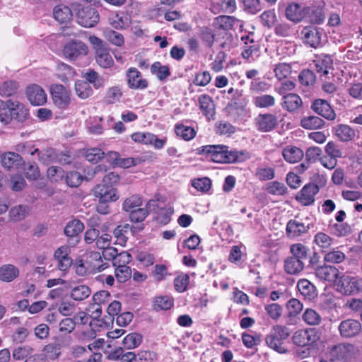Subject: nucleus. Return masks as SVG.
Wrapping results in <instances>:
<instances>
[{
    "label": "nucleus",
    "mask_w": 362,
    "mask_h": 362,
    "mask_svg": "<svg viewBox=\"0 0 362 362\" xmlns=\"http://www.w3.org/2000/svg\"><path fill=\"white\" fill-rule=\"evenodd\" d=\"M1 163L4 168L14 169L23 163L22 157L17 153L6 152L1 156Z\"/></svg>",
    "instance_id": "5701e85b"
},
{
    "label": "nucleus",
    "mask_w": 362,
    "mask_h": 362,
    "mask_svg": "<svg viewBox=\"0 0 362 362\" xmlns=\"http://www.w3.org/2000/svg\"><path fill=\"white\" fill-rule=\"evenodd\" d=\"M19 275V269L13 264H7L0 267V280L11 282Z\"/></svg>",
    "instance_id": "2f4dec72"
},
{
    "label": "nucleus",
    "mask_w": 362,
    "mask_h": 362,
    "mask_svg": "<svg viewBox=\"0 0 362 362\" xmlns=\"http://www.w3.org/2000/svg\"><path fill=\"white\" fill-rule=\"evenodd\" d=\"M76 95L81 99H86L93 94L90 85L85 81H77L75 83Z\"/></svg>",
    "instance_id": "79ce46f5"
},
{
    "label": "nucleus",
    "mask_w": 362,
    "mask_h": 362,
    "mask_svg": "<svg viewBox=\"0 0 362 362\" xmlns=\"http://www.w3.org/2000/svg\"><path fill=\"white\" fill-rule=\"evenodd\" d=\"M122 91L119 86H115L107 88L104 100L107 104H114L121 99Z\"/></svg>",
    "instance_id": "37998d69"
},
{
    "label": "nucleus",
    "mask_w": 362,
    "mask_h": 362,
    "mask_svg": "<svg viewBox=\"0 0 362 362\" xmlns=\"http://www.w3.org/2000/svg\"><path fill=\"white\" fill-rule=\"evenodd\" d=\"M304 43L311 47L317 48L321 43L322 30L316 27H305L301 31Z\"/></svg>",
    "instance_id": "ddd939ff"
},
{
    "label": "nucleus",
    "mask_w": 362,
    "mask_h": 362,
    "mask_svg": "<svg viewBox=\"0 0 362 362\" xmlns=\"http://www.w3.org/2000/svg\"><path fill=\"white\" fill-rule=\"evenodd\" d=\"M199 37L203 43L208 47H211L214 42L215 34L212 29L209 27L199 28Z\"/></svg>",
    "instance_id": "864d4df0"
},
{
    "label": "nucleus",
    "mask_w": 362,
    "mask_h": 362,
    "mask_svg": "<svg viewBox=\"0 0 362 362\" xmlns=\"http://www.w3.org/2000/svg\"><path fill=\"white\" fill-rule=\"evenodd\" d=\"M175 132L177 136L185 141L192 139L196 135V132L192 127L183 124H177L175 126Z\"/></svg>",
    "instance_id": "ea45409f"
},
{
    "label": "nucleus",
    "mask_w": 362,
    "mask_h": 362,
    "mask_svg": "<svg viewBox=\"0 0 362 362\" xmlns=\"http://www.w3.org/2000/svg\"><path fill=\"white\" fill-rule=\"evenodd\" d=\"M73 8L76 11V22L84 28H93L99 21L100 16L95 8L88 6H82L78 4H73Z\"/></svg>",
    "instance_id": "7ed1b4c3"
},
{
    "label": "nucleus",
    "mask_w": 362,
    "mask_h": 362,
    "mask_svg": "<svg viewBox=\"0 0 362 362\" xmlns=\"http://www.w3.org/2000/svg\"><path fill=\"white\" fill-rule=\"evenodd\" d=\"M51 94L54 104L59 108L65 109L69 105V92L64 86L61 84L52 86Z\"/></svg>",
    "instance_id": "9d476101"
},
{
    "label": "nucleus",
    "mask_w": 362,
    "mask_h": 362,
    "mask_svg": "<svg viewBox=\"0 0 362 362\" xmlns=\"http://www.w3.org/2000/svg\"><path fill=\"white\" fill-rule=\"evenodd\" d=\"M315 274L320 281L332 282L339 279L340 272L334 267L324 264L315 269Z\"/></svg>",
    "instance_id": "dca6fc26"
},
{
    "label": "nucleus",
    "mask_w": 362,
    "mask_h": 362,
    "mask_svg": "<svg viewBox=\"0 0 362 362\" xmlns=\"http://www.w3.org/2000/svg\"><path fill=\"white\" fill-rule=\"evenodd\" d=\"M108 22L115 29H122L128 26L129 18L122 13H112L108 17Z\"/></svg>",
    "instance_id": "72a5a7b5"
},
{
    "label": "nucleus",
    "mask_w": 362,
    "mask_h": 362,
    "mask_svg": "<svg viewBox=\"0 0 362 362\" xmlns=\"http://www.w3.org/2000/svg\"><path fill=\"white\" fill-rule=\"evenodd\" d=\"M276 123V117L271 114L259 115L255 119V125L257 129L264 132L271 131Z\"/></svg>",
    "instance_id": "4be33fe9"
},
{
    "label": "nucleus",
    "mask_w": 362,
    "mask_h": 362,
    "mask_svg": "<svg viewBox=\"0 0 362 362\" xmlns=\"http://www.w3.org/2000/svg\"><path fill=\"white\" fill-rule=\"evenodd\" d=\"M83 77L89 84H93L96 89L100 88L105 85V80L103 77L93 69H89L86 73L83 74Z\"/></svg>",
    "instance_id": "a19ab883"
},
{
    "label": "nucleus",
    "mask_w": 362,
    "mask_h": 362,
    "mask_svg": "<svg viewBox=\"0 0 362 362\" xmlns=\"http://www.w3.org/2000/svg\"><path fill=\"white\" fill-rule=\"evenodd\" d=\"M104 152L99 148H90L86 150L84 156L86 159L93 163H96L104 158Z\"/></svg>",
    "instance_id": "052dcab7"
},
{
    "label": "nucleus",
    "mask_w": 362,
    "mask_h": 362,
    "mask_svg": "<svg viewBox=\"0 0 362 362\" xmlns=\"http://www.w3.org/2000/svg\"><path fill=\"white\" fill-rule=\"evenodd\" d=\"M9 214L12 221L16 222L21 221L28 214V207L25 205L14 206L11 209Z\"/></svg>",
    "instance_id": "4d7b16f0"
},
{
    "label": "nucleus",
    "mask_w": 362,
    "mask_h": 362,
    "mask_svg": "<svg viewBox=\"0 0 362 362\" xmlns=\"http://www.w3.org/2000/svg\"><path fill=\"white\" fill-rule=\"evenodd\" d=\"M27 97L33 105H42L47 101V94L38 85L33 84L27 88Z\"/></svg>",
    "instance_id": "4468645a"
},
{
    "label": "nucleus",
    "mask_w": 362,
    "mask_h": 362,
    "mask_svg": "<svg viewBox=\"0 0 362 362\" xmlns=\"http://www.w3.org/2000/svg\"><path fill=\"white\" fill-rule=\"evenodd\" d=\"M320 334L315 328H305L296 331L292 337L293 344L298 346H312L320 339Z\"/></svg>",
    "instance_id": "20e7f679"
},
{
    "label": "nucleus",
    "mask_w": 362,
    "mask_h": 362,
    "mask_svg": "<svg viewBox=\"0 0 362 362\" xmlns=\"http://www.w3.org/2000/svg\"><path fill=\"white\" fill-rule=\"evenodd\" d=\"M88 46L81 40H74L67 42L63 48V54L70 61H75L88 54Z\"/></svg>",
    "instance_id": "39448f33"
},
{
    "label": "nucleus",
    "mask_w": 362,
    "mask_h": 362,
    "mask_svg": "<svg viewBox=\"0 0 362 362\" xmlns=\"http://www.w3.org/2000/svg\"><path fill=\"white\" fill-rule=\"evenodd\" d=\"M276 78L279 80H283L287 78L291 73V66L286 63H279L275 66L274 69Z\"/></svg>",
    "instance_id": "680f3d73"
},
{
    "label": "nucleus",
    "mask_w": 362,
    "mask_h": 362,
    "mask_svg": "<svg viewBox=\"0 0 362 362\" xmlns=\"http://www.w3.org/2000/svg\"><path fill=\"white\" fill-rule=\"evenodd\" d=\"M199 108L203 114L209 117L213 115L214 112V105L211 98L206 94L201 95L199 97Z\"/></svg>",
    "instance_id": "4c0bfd02"
},
{
    "label": "nucleus",
    "mask_w": 362,
    "mask_h": 362,
    "mask_svg": "<svg viewBox=\"0 0 362 362\" xmlns=\"http://www.w3.org/2000/svg\"><path fill=\"white\" fill-rule=\"evenodd\" d=\"M302 319L305 323L311 326L319 325L322 320L321 315L313 308H306L303 313Z\"/></svg>",
    "instance_id": "c9c22d12"
},
{
    "label": "nucleus",
    "mask_w": 362,
    "mask_h": 362,
    "mask_svg": "<svg viewBox=\"0 0 362 362\" xmlns=\"http://www.w3.org/2000/svg\"><path fill=\"white\" fill-rule=\"evenodd\" d=\"M344 259V253L338 250L329 251L324 256V261L328 263L339 264L342 262Z\"/></svg>",
    "instance_id": "0e129e2a"
},
{
    "label": "nucleus",
    "mask_w": 362,
    "mask_h": 362,
    "mask_svg": "<svg viewBox=\"0 0 362 362\" xmlns=\"http://www.w3.org/2000/svg\"><path fill=\"white\" fill-rule=\"evenodd\" d=\"M94 194L98 198L100 202H114L118 199L115 189L103 183L95 187Z\"/></svg>",
    "instance_id": "2eb2a0df"
},
{
    "label": "nucleus",
    "mask_w": 362,
    "mask_h": 362,
    "mask_svg": "<svg viewBox=\"0 0 362 362\" xmlns=\"http://www.w3.org/2000/svg\"><path fill=\"white\" fill-rule=\"evenodd\" d=\"M332 132L342 142L352 141L356 136L355 130L350 126L344 124L336 125L333 127Z\"/></svg>",
    "instance_id": "412c9836"
},
{
    "label": "nucleus",
    "mask_w": 362,
    "mask_h": 362,
    "mask_svg": "<svg viewBox=\"0 0 362 362\" xmlns=\"http://www.w3.org/2000/svg\"><path fill=\"white\" fill-rule=\"evenodd\" d=\"M142 341V336L138 333H131L127 334L122 341V344L125 349H132L140 345Z\"/></svg>",
    "instance_id": "603ef678"
},
{
    "label": "nucleus",
    "mask_w": 362,
    "mask_h": 362,
    "mask_svg": "<svg viewBox=\"0 0 362 362\" xmlns=\"http://www.w3.org/2000/svg\"><path fill=\"white\" fill-rule=\"evenodd\" d=\"M267 191L269 194L280 196L286 193L287 187L284 183L273 181L267 184Z\"/></svg>",
    "instance_id": "e2e57ef3"
},
{
    "label": "nucleus",
    "mask_w": 362,
    "mask_h": 362,
    "mask_svg": "<svg viewBox=\"0 0 362 362\" xmlns=\"http://www.w3.org/2000/svg\"><path fill=\"white\" fill-rule=\"evenodd\" d=\"M235 131V128L229 122L220 121L216 123L215 132L219 135L230 136Z\"/></svg>",
    "instance_id": "69168bd1"
},
{
    "label": "nucleus",
    "mask_w": 362,
    "mask_h": 362,
    "mask_svg": "<svg viewBox=\"0 0 362 362\" xmlns=\"http://www.w3.org/2000/svg\"><path fill=\"white\" fill-rule=\"evenodd\" d=\"M339 291L344 295H351L360 291L359 281L354 276L343 274L337 281Z\"/></svg>",
    "instance_id": "1a4fd4ad"
},
{
    "label": "nucleus",
    "mask_w": 362,
    "mask_h": 362,
    "mask_svg": "<svg viewBox=\"0 0 362 362\" xmlns=\"http://www.w3.org/2000/svg\"><path fill=\"white\" fill-rule=\"evenodd\" d=\"M86 263L90 274L100 272L108 267V264L103 262L100 253L98 252H90L87 256Z\"/></svg>",
    "instance_id": "6ab92c4d"
},
{
    "label": "nucleus",
    "mask_w": 362,
    "mask_h": 362,
    "mask_svg": "<svg viewBox=\"0 0 362 362\" xmlns=\"http://www.w3.org/2000/svg\"><path fill=\"white\" fill-rule=\"evenodd\" d=\"M84 228L83 223L79 220L69 221L64 228V233L69 237L78 235Z\"/></svg>",
    "instance_id": "49530a36"
},
{
    "label": "nucleus",
    "mask_w": 362,
    "mask_h": 362,
    "mask_svg": "<svg viewBox=\"0 0 362 362\" xmlns=\"http://www.w3.org/2000/svg\"><path fill=\"white\" fill-rule=\"evenodd\" d=\"M302 100L299 95L295 93H289L284 96L282 103L283 108L288 112H295L301 107Z\"/></svg>",
    "instance_id": "7c9ffc66"
},
{
    "label": "nucleus",
    "mask_w": 362,
    "mask_h": 362,
    "mask_svg": "<svg viewBox=\"0 0 362 362\" xmlns=\"http://www.w3.org/2000/svg\"><path fill=\"white\" fill-rule=\"evenodd\" d=\"M35 352V349L30 345L18 346L13 349L12 357L17 361H25L30 357Z\"/></svg>",
    "instance_id": "f704fd0d"
},
{
    "label": "nucleus",
    "mask_w": 362,
    "mask_h": 362,
    "mask_svg": "<svg viewBox=\"0 0 362 362\" xmlns=\"http://www.w3.org/2000/svg\"><path fill=\"white\" fill-rule=\"evenodd\" d=\"M16 151L22 153L23 155L30 154L31 156H37V160L47 164L49 160V156L47 153H43L39 151L38 148L32 149V146L27 143H20L16 146Z\"/></svg>",
    "instance_id": "b1692460"
},
{
    "label": "nucleus",
    "mask_w": 362,
    "mask_h": 362,
    "mask_svg": "<svg viewBox=\"0 0 362 362\" xmlns=\"http://www.w3.org/2000/svg\"><path fill=\"white\" fill-rule=\"evenodd\" d=\"M290 335L288 327L281 325L274 326L270 334L266 338L267 344L279 354H286L288 351L285 341Z\"/></svg>",
    "instance_id": "f03ea898"
},
{
    "label": "nucleus",
    "mask_w": 362,
    "mask_h": 362,
    "mask_svg": "<svg viewBox=\"0 0 362 362\" xmlns=\"http://www.w3.org/2000/svg\"><path fill=\"white\" fill-rule=\"evenodd\" d=\"M40 354L45 362L57 360L62 355V346L55 342L47 344L44 346Z\"/></svg>",
    "instance_id": "a878e982"
},
{
    "label": "nucleus",
    "mask_w": 362,
    "mask_h": 362,
    "mask_svg": "<svg viewBox=\"0 0 362 362\" xmlns=\"http://www.w3.org/2000/svg\"><path fill=\"white\" fill-rule=\"evenodd\" d=\"M276 100L274 96L263 94L253 98L254 105L260 108H268L275 105Z\"/></svg>",
    "instance_id": "de8ad7c7"
},
{
    "label": "nucleus",
    "mask_w": 362,
    "mask_h": 362,
    "mask_svg": "<svg viewBox=\"0 0 362 362\" xmlns=\"http://www.w3.org/2000/svg\"><path fill=\"white\" fill-rule=\"evenodd\" d=\"M309 13L310 8L301 7L294 3L289 4L285 11L287 19L293 23L300 22Z\"/></svg>",
    "instance_id": "f3484780"
},
{
    "label": "nucleus",
    "mask_w": 362,
    "mask_h": 362,
    "mask_svg": "<svg viewBox=\"0 0 362 362\" xmlns=\"http://www.w3.org/2000/svg\"><path fill=\"white\" fill-rule=\"evenodd\" d=\"M319 187L314 183H308L303 187L296 196V199L303 206H310L315 201Z\"/></svg>",
    "instance_id": "6e6552de"
},
{
    "label": "nucleus",
    "mask_w": 362,
    "mask_h": 362,
    "mask_svg": "<svg viewBox=\"0 0 362 362\" xmlns=\"http://www.w3.org/2000/svg\"><path fill=\"white\" fill-rule=\"evenodd\" d=\"M115 274L117 281L123 283L132 276V269L127 265L119 264V266H116Z\"/></svg>",
    "instance_id": "13d9d810"
},
{
    "label": "nucleus",
    "mask_w": 362,
    "mask_h": 362,
    "mask_svg": "<svg viewBox=\"0 0 362 362\" xmlns=\"http://www.w3.org/2000/svg\"><path fill=\"white\" fill-rule=\"evenodd\" d=\"M301 126L307 129H320L325 125V122L317 116L304 117L300 121Z\"/></svg>",
    "instance_id": "c03bdc74"
},
{
    "label": "nucleus",
    "mask_w": 362,
    "mask_h": 362,
    "mask_svg": "<svg viewBox=\"0 0 362 362\" xmlns=\"http://www.w3.org/2000/svg\"><path fill=\"white\" fill-rule=\"evenodd\" d=\"M312 109L315 112L328 120H334L336 118V113L334 110L325 100L318 99L315 100L312 105Z\"/></svg>",
    "instance_id": "a211bd4d"
},
{
    "label": "nucleus",
    "mask_w": 362,
    "mask_h": 362,
    "mask_svg": "<svg viewBox=\"0 0 362 362\" xmlns=\"http://www.w3.org/2000/svg\"><path fill=\"white\" fill-rule=\"evenodd\" d=\"M131 229L132 226L128 223L119 225L115 228L113 234L119 244H124L127 242V237L126 235Z\"/></svg>",
    "instance_id": "bf43d9fd"
},
{
    "label": "nucleus",
    "mask_w": 362,
    "mask_h": 362,
    "mask_svg": "<svg viewBox=\"0 0 362 362\" xmlns=\"http://www.w3.org/2000/svg\"><path fill=\"white\" fill-rule=\"evenodd\" d=\"M91 293L90 288L86 285L74 286L70 293L71 298L76 301H81L87 298Z\"/></svg>",
    "instance_id": "58836bf2"
},
{
    "label": "nucleus",
    "mask_w": 362,
    "mask_h": 362,
    "mask_svg": "<svg viewBox=\"0 0 362 362\" xmlns=\"http://www.w3.org/2000/svg\"><path fill=\"white\" fill-rule=\"evenodd\" d=\"M141 204V197L139 195H132L124 201L122 208L125 211L131 213L132 211L140 208Z\"/></svg>",
    "instance_id": "5fc2aeb1"
},
{
    "label": "nucleus",
    "mask_w": 362,
    "mask_h": 362,
    "mask_svg": "<svg viewBox=\"0 0 362 362\" xmlns=\"http://www.w3.org/2000/svg\"><path fill=\"white\" fill-rule=\"evenodd\" d=\"M12 100L3 101L0 100V122L7 124L11 121V110Z\"/></svg>",
    "instance_id": "a18cd8bd"
},
{
    "label": "nucleus",
    "mask_w": 362,
    "mask_h": 362,
    "mask_svg": "<svg viewBox=\"0 0 362 362\" xmlns=\"http://www.w3.org/2000/svg\"><path fill=\"white\" fill-rule=\"evenodd\" d=\"M334 242V239L323 232L317 233L313 239V243L321 249L329 248Z\"/></svg>",
    "instance_id": "09e8293b"
},
{
    "label": "nucleus",
    "mask_w": 362,
    "mask_h": 362,
    "mask_svg": "<svg viewBox=\"0 0 362 362\" xmlns=\"http://www.w3.org/2000/svg\"><path fill=\"white\" fill-rule=\"evenodd\" d=\"M236 8L235 0H220L218 6H213L212 11L214 13H232Z\"/></svg>",
    "instance_id": "8fccbe9b"
},
{
    "label": "nucleus",
    "mask_w": 362,
    "mask_h": 362,
    "mask_svg": "<svg viewBox=\"0 0 362 362\" xmlns=\"http://www.w3.org/2000/svg\"><path fill=\"white\" fill-rule=\"evenodd\" d=\"M354 353V345L341 343L332 347L328 353V357L332 362H346L352 357Z\"/></svg>",
    "instance_id": "423d86ee"
},
{
    "label": "nucleus",
    "mask_w": 362,
    "mask_h": 362,
    "mask_svg": "<svg viewBox=\"0 0 362 362\" xmlns=\"http://www.w3.org/2000/svg\"><path fill=\"white\" fill-rule=\"evenodd\" d=\"M325 151L329 156L333 157L336 159L341 158L343 156V152L339 146L334 141H329L325 147Z\"/></svg>",
    "instance_id": "774afa93"
},
{
    "label": "nucleus",
    "mask_w": 362,
    "mask_h": 362,
    "mask_svg": "<svg viewBox=\"0 0 362 362\" xmlns=\"http://www.w3.org/2000/svg\"><path fill=\"white\" fill-rule=\"evenodd\" d=\"M310 227L296 220H290L286 225V235L290 238H296L308 233Z\"/></svg>",
    "instance_id": "aec40b11"
},
{
    "label": "nucleus",
    "mask_w": 362,
    "mask_h": 362,
    "mask_svg": "<svg viewBox=\"0 0 362 362\" xmlns=\"http://www.w3.org/2000/svg\"><path fill=\"white\" fill-rule=\"evenodd\" d=\"M338 329L342 337L351 338L361 332V325L358 320L347 319L340 322Z\"/></svg>",
    "instance_id": "f8f14e48"
},
{
    "label": "nucleus",
    "mask_w": 362,
    "mask_h": 362,
    "mask_svg": "<svg viewBox=\"0 0 362 362\" xmlns=\"http://www.w3.org/2000/svg\"><path fill=\"white\" fill-rule=\"evenodd\" d=\"M289 250L291 254V256H290L291 257L296 259H298L303 262L304 260L307 259L309 252L308 247L302 243H294L291 245Z\"/></svg>",
    "instance_id": "e433bc0d"
},
{
    "label": "nucleus",
    "mask_w": 362,
    "mask_h": 362,
    "mask_svg": "<svg viewBox=\"0 0 362 362\" xmlns=\"http://www.w3.org/2000/svg\"><path fill=\"white\" fill-rule=\"evenodd\" d=\"M151 71L156 75L160 81L165 80L170 75V69L168 66H163L158 62H154L151 66Z\"/></svg>",
    "instance_id": "3c124183"
},
{
    "label": "nucleus",
    "mask_w": 362,
    "mask_h": 362,
    "mask_svg": "<svg viewBox=\"0 0 362 362\" xmlns=\"http://www.w3.org/2000/svg\"><path fill=\"white\" fill-rule=\"evenodd\" d=\"M199 154H204L206 159L214 163H230L237 162L241 154L237 151L229 150L225 145H206L197 149Z\"/></svg>",
    "instance_id": "f257e3e1"
},
{
    "label": "nucleus",
    "mask_w": 362,
    "mask_h": 362,
    "mask_svg": "<svg viewBox=\"0 0 362 362\" xmlns=\"http://www.w3.org/2000/svg\"><path fill=\"white\" fill-rule=\"evenodd\" d=\"M282 155L288 163H296L303 158L304 153L300 148L294 146H287L283 149Z\"/></svg>",
    "instance_id": "cd10ccee"
},
{
    "label": "nucleus",
    "mask_w": 362,
    "mask_h": 362,
    "mask_svg": "<svg viewBox=\"0 0 362 362\" xmlns=\"http://www.w3.org/2000/svg\"><path fill=\"white\" fill-rule=\"evenodd\" d=\"M235 18L230 16H219L214 19V24L220 29L230 30L235 23Z\"/></svg>",
    "instance_id": "6e6d98bb"
},
{
    "label": "nucleus",
    "mask_w": 362,
    "mask_h": 362,
    "mask_svg": "<svg viewBox=\"0 0 362 362\" xmlns=\"http://www.w3.org/2000/svg\"><path fill=\"white\" fill-rule=\"evenodd\" d=\"M132 139L144 145H151L156 149L163 148L167 143V138L158 139L156 135L150 132H135L131 135Z\"/></svg>",
    "instance_id": "0eeeda50"
},
{
    "label": "nucleus",
    "mask_w": 362,
    "mask_h": 362,
    "mask_svg": "<svg viewBox=\"0 0 362 362\" xmlns=\"http://www.w3.org/2000/svg\"><path fill=\"white\" fill-rule=\"evenodd\" d=\"M17 89L18 85L15 81H5L0 84V95L3 97H8L13 95Z\"/></svg>",
    "instance_id": "338daca9"
},
{
    "label": "nucleus",
    "mask_w": 362,
    "mask_h": 362,
    "mask_svg": "<svg viewBox=\"0 0 362 362\" xmlns=\"http://www.w3.org/2000/svg\"><path fill=\"white\" fill-rule=\"evenodd\" d=\"M305 268L303 262L298 259L287 257L284 260V271L290 275H298Z\"/></svg>",
    "instance_id": "393cba45"
},
{
    "label": "nucleus",
    "mask_w": 362,
    "mask_h": 362,
    "mask_svg": "<svg viewBox=\"0 0 362 362\" xmlns=\"http://www.w3.org/2000/svg\"><path fill=\"white\" fill-rule=\"evenodd\" d=\"M128 87L133 90H144L148 86L146 79L142 77L141 73L136 68L131 67L126 71Z\"/></svg>",
    "instance_id": "9b49d317"
},
{
    "label": "nucleus",
    "mask_w": 362,
    "mask_h": 362,
    "mask_svg": "<svg viewBox=\"0 0 362 362\" xmlns=\"http://www.w3.org/2000/svg\"><path fill=\"white\" fill-rule=\"evenodd\" d=\"M297 288L305 299L312 300L317 296L315 286L308 280L300 279L297 284Z\"/></svg>",
    "instance_id": "bb28decb"
},
{
    "label": "nucleus",
    "mask_w": 362,
    "mask_h": 362,
    "mask_svg": "<svg viewBox=\"0 0 362 362\" xmlns=\"http://www.w3.org/2000/svg\"><path fill=\"white\" fill-rule=\"evenodd\" d=\"M95 60L98 64L105 69L113 66L114 60L107 47L95 52Z\"/></svg>",
    "instance_id": "473e14b6"
},
{
    "label": "nucleus",
    "mask_w": 362,
    "mask_h": 362,
    "mask_svg": "<svg viewBox=\"0 0 362 362\" xmlns=\"http://www.w3.org/2000/svg\"><path fill=\"white\" fill-rule=\"evenodd\" d=\"M53 15L55 20L62 24L70 22L73 17L71 8L62 4L54 7Z\"/></svg>",
    "instance_id": "c85d7f7f"
},
{
    "label": "nucleus",
    "mask_w": 362,
    "mask_h": 362,
    "mask_svg": "<svg viewBox=\"0 0 362 362\" xmlns=\"http://www.w3.org/2000/svg\"><path fill=\"white\" fill-rule=\"evenodd\" d=\"M11 105H12L11 110V113H12L11 114V119H14L20 122L27 119L29 115L28 110L23 103L18 101H12Z\"/></svg>",
    "instance_id": "c756f323"
}]
</instances>
